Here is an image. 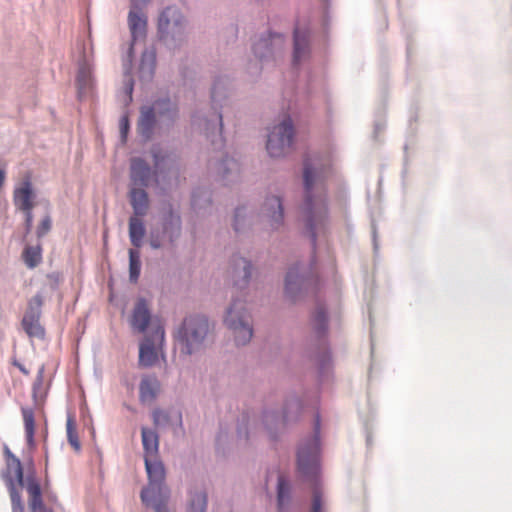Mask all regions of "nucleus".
Returning a JSON list of instances; mask_svg holds the SVG:
<instances>
[{
  "label": "nucleus",
  "instance_id": "1",
  "mask_svg": "<svg viewBox=\"0 0 512 512\" xmlns=\"http://www.w3.org/2000/svg\"><path fill=\"white\" fill-rule=\"evenodd\" d=\"M328 166L319 159L307 158L303 163V201L300 206L302 221L313 246L317 235L328 222L326 178Z\"/></svg>",
  "mask_w": 512,
  "mask_h": 512
},
{
  "label": "nucleus",
  "instance_id": "2",
  "mask_svg": "<svg viewBox=\"0 0 512 512\" xmlns=\"http://www.w3.org/2000/svg\"><path fill=\"white\" fill-rule=\"evenodd\" d=\"M231 92V78L226 74L216 75L211 88V108L193 115L192 124L212 142H215L216 137L222 139V108L228 103Z\"/></svg>",
  "mask_w": 512,
  "mask_h": 512
},
{
  "label": "nucleus",
  "instance_id": "3",
  "mask_svg": "<svg viewBox=\"0 0 512 512\" xmlns=\"http://www.w3.org/2000/svg\"><path fill=\"white\" fill-rule=\"evenodd\" d=\"M320 418L317 415L314 433L300 441L297 449V469L301 476L315 485L310 512H324L322 492L317 487L320 460Z\"/></svg>",
  "mask_w": 512,
  "mask_h": 512
},
{
  "label": "nucleus",
  "instance_id": "4",
  "mask_svg": "<svg viewBox=\"0 0 512 512\" xmlns=\"http://www.w3.org/2000/svg\"><path fill=\"white\" fill-rule=\"evenodd\" d=\"M210 324L206 316L189 315L176 328L175 343L180 354L191 356L202 352L208 343Z\"/></svg>",
  "mask_w": 512,
  "mask_h": 512
},
{
  "label": "nucleus",
  "instance_id": "5",
  "mask_svg": "<svg viewBox=\"0 0 512 512\" xmlns=\"http://www.w3.org/2000/svg\"><path fill=\"white\" fill-rule=\"evenodd\" d=\"M157 37L169 49H178L188 40V19L177 5L163 7L157 17Z\"/></svg>",
  "mask_w": 512,
  "mask_h": 512
},
{
  "label": "nucleus",
  "instance_id": "6",
  "mask_svg": "<svg viewBox=\"0 0 512 512\" xmlns=\"http://www.w3.org/2000/svg\"><path fill=\"white\" fill-rule=\"evenodd\" d=\"M224 326L237 346L247 345L254 334L253 317L244 298L234 297L225 309Z\"/></svg>",
  "mask_w": 512,
  "mask_h": 512
},
{
  "label": "nucleus",
  "instance_id": "7",
  "mask_svg": "<svg viewBox=\"0 0 512 512\" xmlns=\"http://www.w3.org/2000/svg\"><path fill=\"white\" fill-rule=\"evenodd\" d=\"M177 116V106L168 97L154 100L140 109L137 130L144 140H149L157 126L170 124Z\"/></svg>",
  "mask_w": 512,
  "mask_h": 512
},
{
  "label": "nucleus",
  "instance_id": "8",
  "mask_svg": "<svg viewBox=\"0 0 512 512\" xmlns=\"http://www.w3.org/2000/svg\"><path fill=\"white\" fill-rule=\"evenodd\" d=\"M150 154L153 159L154 169L141 157H132L129 164L128 187L148 188L152 179L157 178L158 171H161L169 154L160 146L153 145Z\"/></svg>",
  "mask_w": 512,
  "mask_h": 512
},
{
  "label": "nucleus",
  "instance_id": "9",
  "mask_svg": "<svg viewBox=\"0 0 512 512\" xmlns=\"http://www.w3.org/2000/svg\"><path fill=\"white\" fill-rule=\"evenodd\" d=\"M301 411L302 403L296 395L286 399L281 415L275 409L265 410L262 415V424L269 438L276 440L288 424L297 421Z\"/></svg>",
  "mask_w": 512,
  "mask_h": 512
},
{
  "label": "nucleus",
  "instance_id": "10",
  "mask_svg": "<svg viewBox=\"0 0 512 512\" xmlns=\"http://www.w3.org/2000/svg\"><path fill=\"white\" fill-rule=\"evenodd\" d=\"M295 129L290 117H285L274 125L267 136L266 149L273 158H281L292 151Z\"/></svg>",
  "mask_w": 512,
  "mask_h": 512
},
{
  "label": "nucleus",
  "instance_id": "11",
  "mask_svg": "<svg viewBox=\"0 0 512 512\" xmlns=\"http://www.w3.org/2000/svg\"><path fill=\"white\" fill-rule=\"evenodd\" d=\"M144 463L148 484L141 490L140 497L144 504H148L157 497H166L170 492L165 484L166 471L162 461L152 458L145 459Z\"/></svg>",
  "mask_w": 512,
  "mask_h": 512
},
{
  "label": "nucleus",
  "instance_id": "12",
  "mask_svg": "<svg viewBox=\"0 0 512 512\" xmlns=\"http://www.w3.org/2000/svg\"><path fill=\"white\" fill-rule=\"evenodd\" d=\"M283 34L268 31L259 35L252 44L254 56L262 63H270L280 57L285 49Z\"/></svg>",
  "mask_w": 512,
  "mask_h": 512
},
{
  "label": "nucleus",
  "instance_id": "13",
  "mask_svg": "<svg viewBox=\"0 0 512 512\" xmlns=\"http://www.w3.org/2000/svg\"><path fill=\"white\" fill-rule=\"evenodd\" d=\"M316 284V278L306 273L303 266L296 264L289 268L285 277V294L291 300L302 297Z\"/></svg>",
  "mask_w": 512,
  "mask_h": 512
},
{
  "label": "nucleus",
  "instance_id": "14",
  "mask_svg": "<svg viewBox=\"0 0 512 512\" xmlns=\"http://www.w3.org/2000/svg\"><path fill=\"white\" fill-rule=\"evenodd\" d=\"M259 216L268 230L279 231L285 223L283 198L279 195L267 196Z\"/></svg>",
  "mask_w": 512,
  "mask_h": 512
},
{
  "label": "nucleus",
  "instance_id": "15",
  "mask_svg": "<svg viewBox=\"0 0 512 512\" xmlns=\"http://www.w3.org/2000/svg\"><path fill=\"white\" fill-rule=\"evenodd\" d=\"M42 305L43 296L40 293L33 296L28 302L27 310L22 319V327L29 337H44L45 331L40 324Z\"/></svg>",
  "mask_w": 512,
  "mask_h": 512
},
{
  "label": "nucleus",
  "instance_id": "16",
  "mask_svg": "<svg viewBox=\"0 0 512 512\" xmlns=\"http://www.w3.org/2000/svg\"><path fill=\"white\" fill-rule=\"evenodd\" d=\"M164 342V330L161 327L155 329L150 335L145 336L139 347V363L141 366H153L158 360V348Z\"/></svg>",
  "mask_w": 512,
  "mask_h": 512
},
{
  "label": "nucleus",
  "instance_id": "17",
  "mask_svg": "<svg viewBox=\"0 0 512 512\" xmlns=\"http://www.w3.org/2000/svg\"><path fill=\"white\" fill-rule=\"evenodd\" d=\"M208 167L225 185L237 182L240 178V163L232 157L226 156L217 161L211 160Z\"/></svg>",
  "mask_w": 512,
  "mask_h": 512
},
{
  "label": "nucleus",
  "instance_id": "18",
  "mask_svg": "<svg viewBox=\"0 0 512 512\" xmlns=\"http://www.w3.org/2000/svg\"><path fill=\"white\" fill-rule=\"evenodd\" d=\"M93 60L87 55H83L78 63V72L76 76L77 93L79 99H83L92 94L95 87V78L93 75Z\"/></svg>",
  "mask_w": 512,
  "mask_h": 512
},
{
  "label": "nucleus",
  "instance_id": "19",
  "mask_svg": "<svg viewBox=\"0 0 512 512\" xmlns=\"http://www.w3.org/2000/svg\"><path fill=\"white\" fill-rule=\"evenodd\" d=\"M28 494V507L30 512H54L43 501V492L34 471L27 473V482L24 487Z\"/></svg>",
  "mask_w": 512,
  "mask_h": 512
},
{
  "label": "nucleus",
  "instance_id": "20",
  "mask_svg": "<svg viewBox=\"0 0 512 512\" xmlns=\"http://www.w3.org/2000/svg\"><path fill=\"white\" fill-rule=\"evenodd\" d=\"M252 272L253 265L250 260L240 255H233L231 259V277L234 286L239 289L248 287Z\"/></svg>",
  "mask_w": 512,
  "mask_h": 512
},
{
  "label": "nucleus",
  "instance_id": "21",
  "mask_svg": "<svg viewBox=\"0 0 512 512\" xmlns=\"http://www.w3.org/2000/svg\"><path fill=\"white\" fill-rule=\"evenodd\" d=\"M148 17L144 10L130 9L128 13V26L131 33V45L129 55H131L134 46L143 41L147 34Z\"/></svg>",
  "mask_w": 512,
  "mask_h": 512
},
{
  "label": "nucleus",
  "instance_id": "22",
  "mask_svg": "<svg viewBox=\"0 0 512 512\" xmlns=\"http://www.w3.org/2000/svg\"><path fill=\"white\" fill-rule=\"evenodd\" d=\"M311 54L310 32L307 29L296 27L293 37V58L294 66H299L307 61Z\"/></svg>",
  "mask_w": 512,
  "mask_h": 512
},
{
  "label": "nucleus",
  "instance_id": "23",
  "mask_svg": "<svg viewBox=\"0 0 512 512\" xmlns=\"http://www.w3.org/2000/svg\"><path fill=\"white\" fill-rule=\"evenodd\" d=\"M254 209L247 205H239L235 208L232 220V228L238 236L247 235L254 225Z\"/></svg>",
  "mask_w": 512,
  "mask_h": 512
},
{
  "label": "nucleus",
  "instance_id": "24",
  "mask_svg": "<svg viewBox=\"0 0 512 512\" xmlns=\"http://www.w3.org/2000/svg\"><path fill=\"white\" fill-rule=\"evenodd\" d=\"M151 318L152 313L148 301L144 298H138L130 317L131 328L138 333H144L151 322Z\"/></svg>",
  "mask_w": 512,
  "mask_h": 512
},
{
  "label": "nucleus",
  "instance_id": "25",
  "mask_svg": "<svg viewBox=\"0 0 512 512\" xmlns=\"http://www.w3.org/2000/svg\"><path fill=\"white\" fill-rule=\"evenodd\" d=\"M36 195L29 178L22 180L13 191V203L20 210H32Z\"/></svg>",
  "mask_w": 512,
  "mask_h": 512
},
{
  "label": "nucleus",
  "instance_id": "26",
  "mask_svg": "<svg viewBox=\"0 0 512 512\" xmlns=\"http://www.w3.org/2000/svg\"><path fill=\"white\" fill-rule=\"evenodd\" d=\"M128 199L133 210L132 216H146L150 208V199L146 188L128 187Z\"/></svg>",
  "mask_w": 512,
  "mask_h": 512
},
{
  "label": "nucleus",
  "instance_id": "27",
  "mask_svg": "<svg viewBox=\"0 0 512 512\" xmlns=\"http://www.w3.org/2000/svg\"><path fill=\"white\" fill-rule=\"evenodd\" d=\"M4 454L7 459L6 470L2 474L3 479L7 480L9 476H12L16 479L18 485L24 488L27 482V475L24 476L21 461L10 451L8 446L4 447Z\"/></svg>",
  "mask_w": 512,
  "mask_h": 512
},
{
  "label": "nucleus",
  "instance_id": "28",
  "mask_svg": "<svg viewBox=\"0 0 512 512\" xmlns=\"http://www.w3.org/2000/svg\"><path fill=\"white\" fill-rule=\"evenodd\" d=\"M163 235L167 236L169 243L174 242L180 237L181 234V217L172 209L169 210L163 221Z\"/></svg>",
  "mask_w": 512,
  "mask_h": 512
},
{
  "label": "nucleus",
  "instance_id": "29",
  "mask_svg": "<svg viewBox=\"0 0 512 512\" xmlns=\"http://www.w3.org/2000/svg\"><path fill=\"white\" fill-rule=\"evenodd\" d=\"M142 445L144 449V460L158 458L159 452V437L158 434L145 427L141 429Z\"/></svg>",
  "mask_w": 512,
  "mask_h": 512
},
{
  "label": "nucleus",
  "instance_id": "30",
  "mask_svg": "<svg viewBox=\"0 0 512 512\" xmlns=\"http://www.w3.org/2000/svg\"><path fill=\"white\" fill-rule=\"evenodd\" d=\"M144 216H131L128 222V232L131 244L140 248L146 234L145 224L142 220Z\"/></svg>",
  "mask_w": 512,
  "mask_h": 512
},
{
  "label": "nucleus",
  "instance_id": "31",
  "mask_svg": "<svg viewBox=\"0 0 512 512\" xmlns=\"http://www.w3.org/2000/svg\"><path fill=\"white\" fill-rule=\"evenodd\" d=\"M156 66V53L153 49H145L142 52L139 74L143 81H150L154 75Z\"/></svg>",
  "mask_w": 512,
  "mask_h": 512
},
{
  "label": "nucleus",
  "instance_id": "32",
  "mask_svg": "<svg viewBox=\"0 0 512 512\" xmlns=\"http://www.w3.org/2000/svg\"><path fill=\"white\" fill-rule=\"evenodd\" d=\"M291 500V486L284 475L279 474L277 479V505L280 512H286Z\"/></svg>",
  "mask_w": 512,
  "mask_h": 512
},
{
  "label": "nucleus",
  "instance_id": "33",
  "mask_svg": "<svg viewBox=\"0 0 512 512\" xmlns=\"http://www.w3.org/2000/svg\"><path fill=\"white\" fill-rule=\"evenodd\" d=\"M160 384L155 377H145L139 385V397L141 402L150 403L157 395Z\"/></svg>",
  "mask_w": 512,
  "mask_h": 512
},
{
  "label": "nucleus",
  "instance_id": "34",
  "mask_svg": "<svg viewBox=\"0 0 512 512\" xmlns=\"http://www.w3.org/2000/svg\"><path fill=\"white\" fill-rule=\"evenodd\" d=\"M21 412H22V417H23V422H24L27 444L30 447H33L35 444V442H34V432H35L34 411L30 407H22Z\"/></svg>",
  "mask_w": 512,
  "mask_h": 512
},
{
  "label": "nucleus",
  "instance_id": "35",
  "mask_svg": "<svg viewBox=\"0 0 512 512\" xmlns=\"http://www.w3.org/2000/svg\"><path fill=\"white\" fill-rule=\"evenodd\" d=\"M4 481L9 491L12 512H24V503L22 496L16 487L15 479L12 476H9L8 479Z\"/></svg>",
  "mask_w": 512,
  "mask_h": 512
},
{
  "label": "nucleus",
  "instance_id": "36",
  "mask_svg": "<svg viewBox=\"0 0 512 512\" xmlns=\"http://www.w3.org/2000/svg\"><path fill=\"white\" fill-rule=\"evenodd\" d=\"M312 325L315 333L317 336L321 337L323 336L328 327V321H327V313L324 307L319 306L317 307L313 319H312Z\"/></svg>",
  "mask_w": 512,
  "mask_h": 512
},
{
  "label": "nucleus",
  "instance_id": "37",
  "mask_svg": "<svg viewBox=\"0 0 512 512\" xmlns=\"http://www.w3.org/2000/svg\"><path fill=\"white\" fill-rule=\"evenodd\" d=\"M207 508V495L204 491L190 493L188 512H205Z\"/></svg>",
  "mask_w": 512,
  "mask_h": 512
},
{
  "label": "nucleus",
  "instance_id": "38",
  "mask_svg": "<svg viewBox=\"0 0 512 512\" xmlns=\"http://www.w3.org/2000/svg\"><path fill=\"white\" fill-rule=\"evenodd\" d=\"M66 433H67V439L69 444L73 447L75 451L81 450V444L78 438L77 430H76V423L75 418L72 414L67 415V421H66Z\"/></svg>",
  "mask_w": 512,
  "mask_h": 512
},
{
  "label": "nucleus",
  "instance_id": "39",
  "mask_svg": "<svg viewBox=\"0 0 512 512\" xmlns=\"http://www.w3.org/2000/svg\"><path fill=\"white\" fill-rule=\"evenodd\" d=\"M141 270L140 253L138 250H129V279L131 282H137Z\"/></svg>",
  "mask_w": 512,
  "mask_h": 512
},
{
  "label": "nucleus",
  "instance_id": "40",
  "mask_svg": "<svg viewBox=\"0 0 512 512\" xmlns=\"http://www.w3.org/2000/svg\"><path fill=\"white\" fill-rule=\"evenodd\" d=\"M23 257L26 265L29 268L36 267L41 262V246L35 245V246H27L24 249Z\"/></svg>",
  "mask_w": 512,
  "mask_h": 512
},
{
  "label": "nucleus",
  "instance_id": "41",
  "mask_svg": "<svg viewBox=\"0 0 512 512\" xmlns=\"http://www.w3.org/2000/svg\"><path fill=\"white\" fill-rule=\"evenodd\" d=\"M134 88V81L131 75L125 73L123 80V99L122 102L128 105L132 101V92Z\"/></svg>",
  "mask_w": 512,
  "mask_h": 512
},
{
  "label": "nucleus",
  "instance_id": "42",
  "mask_svg": "<svg viewBox=\"0 0 512 512\" xmlns=\"http://www.w3.org/2000/svg\"><path fill=\"white\" fill-rule=\"evenodd\" d=\"M43 385V368L38 372L37 378L33 384L32 396L36 405H39L43 401V395L41 392Z\"/></svg>",
  "mask_w": 512,
  "mask_h": 512
},
{
  "label": "nucleus",
  "instance_id": "43",
  "mask_svg": "<svg viewBox=\"0 0 512 512\" xmlns=\"http://www.w3.org/2000/svg\"><path fill=\"white\" fill-rule=\"evenodd\" d=\"M169 499V495L166 497H157L151 500L146 506H152L155 512H169L167 508V501Z\"/></svg>",
  "mask_w": 512,
  "mask_h": 512
},
{
  "label": "nucleus",
  "instance_id": "44",
  "mask_svg": "<svg viewBox=\"0 0 512 512\" xmlns=\"http://www.w3.org/2000/svg\"><path fill=\"white\" fill-rule=\"evenodd\" d=\"M164 237H167L166 235H163V231L160 233L159 231H151L149 236V244L152 249H160L163 247V239Z\"/></svg>",
  "mask_w": 512,
  "mask_h": 512
},
{
  "label": "nucleus",
  "instance_id": "45",
  "mask_svg": "<svg viewBox=\"0 0 512 512\" xmlns=\"http://www.w3.org/2000/svg\"><path fill=\"white\" fill-rule=\"evenodd\" d=\"M52 227V220L50 216L46 215L40 222V224L37 227L36 234L37 237L40 239L44 237Z\"/></svg>",
  "mask_w": 512,
  "mask_h": 512
},
{
  "label": "nucleus",
  "instance_id": "46",
  "mask_svg": "<svg viewBox=\"0 0 512 512\" xmlns=\"http://www.w3.org/2000/svg\"><path fill=\"white\" fill-rule=\"evenodd\" d=\"M330 360H331V358H330V354L328 352H325L319 356L317 361H318L319 368L321 371H324L325 369H327L329 367Z\"/></svg>",
  "mask_w": 512,
  "mask_h": 512
},
{
  "label": "nucleus",
  "instance_id": "47",
  "mask_svg": "<svg viewBox=\"0 0 512 512\" xmlns=\"http://www.w3.org/2000/svg\"><path fill=\"white\" fill-rule=\"evenodd\" d=\"M25 215V229L26 233H29L31 231L32 225H33V213L32 210H23L22 211Z\"/></svg>",
  "mask_w": 512,
  "mask_h": 512
},
{
  "label": "nucleus",
  "instance_id": "48",
  "mask_svg": "<svg viewBox=\"0 0 512 512\" xmlns=\"http://www.w3.org/2000/svg\"><path fill=\"white\" fill-rule=\"evenodd\" d=\"M128 129H129L128 119H127V117H122L120 120V132H121V136H122L123 140L126 139Z\"/></svg>",
  "mask_w": 512,
  "mask_h": 512
},
{
  "label": "nucleus",
  "instance_id": "49",
  "mask_svg": "<svg viewBox=\"0 0 512 512\" xmlns=\"http://www.w3.org/2000/svg\"><path fill=\"white\" fill-rule=\"evenodd\" d=\"M150 0H131L130 9L143 10Z\"/></svg>",
  "mask_w": 512,
  "mask_h": 512
},
{
  "label": "nucleus",
  "instance_id": "50",
  "mask_svg": "<svg viewBox=\"0 0 512 512\" xmlns=\"http://www.w3.org/2000/svg\"><path fill=\"white\" fill-rule=\"evenodd\" d=\"M237 433L240 439H244L245 441L249 439V432L246 424L239 425Z\"/></svg>",
  "mask_w": 512,
  "mask_h": 512
},
{
  "label": "nucleus",
  "instance_id": "51",
  "mask_svg": "<svg viewBox=\"0 0 512 512\" xmlns=\"http://www.w3.org/2000/svg\"><path fill=\"white\" fill-rule=\"evenodd\" d=\"M162 420L166 421L167 420V415L165 413H163L162 411H160V410H155L153 412L154 424L155 425H159Z\"/></svg>",
  "mask_w": 512,
  "mask_h": 512
},
{
  "label": "nucleus",
  "instance_id": "52",
  "mask_svg": "<svg viewBox=\"0 0 512 512\" xmlns=\"http://www.w3.org/2000/svg\"><path fill=\"white\" fill-rule=\"evenodd\" d=\"M6 179V173L3 169H0V189L3 187Z\"/></svg>",
  "mask_w": 512,
  "mask_h": 512
},
{
  "label": "nucleus",
  "instance_id": "53",
  "mask_svg": "<svg viewBox=\"0 0 512 512\" xmlns=\"http://www.w3.org/2000/svg\"><path fill=\"white\" fill-rule=\"evenodd\" d=\"M192 204L194 207H200V204L198 202V194L197 192H194L192 195Z\"/></svg>",
  "mask_w": 512,
  "mask_h": 512
},
{
  "label": "nucleus",
  "instance_id": "54",
  "mask_svg": "<svg viewBox=\"0 0 512 512\" xmlns=\"http://www.w3.org/2000/svg\"><path fill=\"white\" fill-rule=\"evenodd\" d=\"M15 365L20 369V371H21L22 373H24V374H26V375L29 373V372H28V370H27L23 365H21V364H19V363H16V362H15Z\"/></svg>",
  "mask_w": 512,
  "mask_h": 512
},
{
  "label": "nucleus",
  "instance_id": "55",
  "mask_svg": "<svg viewBox=\"0 0 512 512\" xmlns=\"http://www.w3.org/2000/svg\"><path fill=\"white\" fill-rule=\"evenodd\" d=\"M48 498H49V501L51 503H56L57 502V496L56 495L51 494V495L48 496Z\"/></svg>",
  "mask_w": 512,
  "mask_h": 512
},
{
  "label": "nucleus",
  "instance_id": "56",
  "mask_svg": "<svg viewBox=\"0 0 512 512\" xmlns=\"http://www.w3.org/2000/svg\"><path fill=\"white\" fill-rule=\"evenodd\" d=\"M373 238H374V247L375 249L377 248V243H376V230L375 228L373 227Z\"/></svg>",
  "mask_w": 512,
  "mask_h": 512
}]
</instances>
